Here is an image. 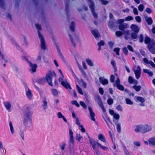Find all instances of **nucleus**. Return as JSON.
Instances as JSON below:
<instances>
[{"mask_svg": "<svg viewBox=\"0 0 155 155\" xmlns=\"http://www.w3.org/2000/svg\"><path fill=\"white\" fill-rule=\"evenodd\" d=\"M152 130L151 126L145 124L137 126L134 130L136 132H140L142 133H145L151 131Z\"/></svg>", "mask_w": 155, "mask_h": 155, "instance_id": "f257e3e1", "label": "nucleus"}, {"mask_svg": "<svg viewBox=\"0 0 155 155\" xmlns=\"http://www.w3.org/2000/svg\"><path fill=\"white\" fill-rule=\"evenodd\" d=\"M24 124L26 126H30L32 123V117L27 113H24Z\"/></svg>", "mask_w": 155, "mask_h": 155, "instance_id": "f03ea898", "label": "nucleus"}, {"mask_svg": "<svg viewBox=\"0 0 155 155\" xmlns=\"http://www.w3.org/2000/svg\"><path fill=\"white\" fill-rule=\"evenodd\" d=\"M56 76L55 73L54 71H49L46 74V79L48 82L49 84L51 86H52V78L54 76Z\"/></svg>", "mask_w": 155, "mask_h": 155, "instance_id": "7ed1b4c3", "label": "nucleus"}, {"mask_svg": "<svg viewBox=\"0 0 155 155\" xmlns=\"http://www.w3.org/2000/svg\"><path fill=\"white\" fill-rule=\"evenodd\" d=\"M89 7L91 10L94 17L96 18H97V15L94 11V3L92 0H88Z\"/></svg>", "mask_w": 155, "mask_h": 155, "instance_id": "20e7f679", "label": "nucleus"}, {"mask_svg": "<svg viewBox=\"0 0 155 155\" xmlns=\"http://www.w3.org/2000/svg\"><path fill=\"white\" fill-rule=\"evenodd\" d=\"M38 36L41 41V49L45 50L46 49V47L44 37L39 31H38Z\"/></svg>", "mask_w": 155, "mask_h": 155, "instance_id": "39448f33", "label": "nucleus"}, {"mask_svg": "<svg viewBox=\"0 0 155 155\" xmlns=\"http://www.w3.org/2000/svg\"><path fill=\"white\" fill-rule=\"evenodd\" d=\"M62 77V78H60L59 79V81L61 82V84L66 89L69 88L70 89H71V88L70 84L66 80H63V78Z\"/></svg>", "mask_w": 155, "mask_h": 155, "instance_id": "423d86ee", "label": "nucleus"}, {"mask_svg": "<svg viewBox=\"0 0 155 155\" xmlns=\"http://www.w3.org/2000/svg\"><path fill=\"white\" fill-rule=\"evenodd\" d=\"M90 143L92 145L94 151V152L96 153L97 155H102L95 147V146L97 144V143H98V142H96L95 140H91Z\"/></svg>", "mask_w": 155, "mask_h": 155, "instance_id": "0eeeda50", "label": "nucleus"}, {"mask_svg": "<svg viewBox=\"0 0 155 155\" xmlns=\"http://www.w3.org/2000/svg\"><path fill=\"white\" fill-rule=\"evenodd\" d=\"M113 85L121 91H123L124 90V87L120 84V81L119 78L115 81V82L113 84Z\"/></svg>", "mask_w": 155, "mask_h": 155, "instance_id": "6e6552de", "label": "nucleus"}, {"mask_svg": "<svg viewBox=\"0 0 155 155\" xmlns=\"http://www.w3.org/2000/svg\"><path fill=\"white\" fill-rule=\"evenodd\" d=\"M34 106L32 105L27 106L25 110L24 113H27L28 115H31L34 111Z\"/></svg>", "mask_w": 155, "mask_h": 155, "instance_id": "1a4fd4ad", "label": "nucleus"}, {"mask_svg": "<svg viewBox=\"0 0 155 155\" xmlns=\"http://www.w3.org/2000/svg\"><path fill=\"white\" fill-rule=\"evenodd\" d=\"M25 90L27 97L29 100H31L33 98V94L31 91L27 86L25 87Z\"/></svg>", "mask_w": 155, "mask_h": 155, "instance_id": "9d476101", "label": "nucleus"}, {"mask_svg": "<svg viewBox=\"0 0 155 155\" xmlns=\"http://www.w3.org/2000/svg\"><path fill=\"white\" fill-rule=\"evenodd\" d=\"M41 106L44 110L45 111L48 108V103L46 97L43 98L41 102Z\"/></svg>", "mask_w": 155, "mask_h": 155, "instance_id": "9b49d317", "label": "nucleus"}, {"mask_svg": "<svg viewBox=\"0 0 155 155\" xmlns=\"http://www.w3.org/2000/svg\"><path fill=\"white\" fill-rule=\"evenodd\" d=\"M141 68L139 66L137 67V69L134 71L137 79H138L140 76Z\"/></svg>", "mask_w": 155, "mask_h": 155, "instance_id": "f8f14e48", "label": "nucleus"}, {"mask_svg": "<svg viewBox=\"0 0 155 155\" xmlns=\"http://www.w3.org/2000/svg\"><path fill=\"white\" fill-rule=\"evenodd\" d=\"M42 58H43V60L46 63L48 62V61L46 58H45L44 56L43 55V54L41 52H40L38 55L36 59V60L37 61L41 62Z\"/></svg>", "mask_w": 155, "mask_h": 155, "instance_id": "ddd939ff", "label": "nucleus"}, {"mask_svg": "<svg viewBox=\"0 0 155 155\" xmlns=\"http://www.w3.org/2000/svg\"><path fill=\"white\" fill-rule=\"evenodd\" d=\"M88 109L89 112L90 116L91 117V119L94 121H95L96 120L94 118V116H95L94 113L93 112L92 108L91 107H89Z\"/></svg>", "mask_w": 155, "mask_h": 155, "instance_id": "4468645a", "label": "nucleus"}, {"mask_svg": "<svg viewBox=\"0 0 155 155\" xmlns=\"http://www.w3.org/2000/svg\"><path fill=\"white\" fill-rule=\"evenodd\" d=\"M29 65L31 67L30 71H31L33 73L35 72L36 71V68H37V66L35 64H32L31 62H28Z\"/></svg>", "mask_w": 155, "mask_h": 155, "instance_id": "2eb2a0df", "label": "nucleus"}, {"mask_svg": "<svg viewBox=\"0 0 155 155\" xmlns=\"http://www.w3.org/2000/svg\"><path fill=\"white\" fill-rule=\"evenodd\" d=\"M91 32L95 38L97 39L100 37V34L97 29H95L92 30Z\"/></svg>", "mask_w": 155, "mask_h": 155, "instance_id": "dca6fc26", "label": "nucleus"}, {"mask_svg": "<svg viewBox=\"0 0 155 155\" xmlns=\"http://www.w3.org/2000/svg\"><path fill=\"white\" fill-rule=\"evenodd\" d=\"M3 104L6 110L8 112H11V105L10 103L9 102H4Z\"/></svg>", "mask_w": 155, "mask_h": 155, "instance_id": "f3484780", "label": "nucleus"}, {"mask_svg": "<svg viewBox=\"0 0 155 155\" xmlns=\"http://www.w3.org/2000/svg\"><path fill=\"white\" fill-rule=\"evenodd\" d=\"M74 137H70L69 143V148H71L74 147Z\"/></svg>", "mask_w": 155, "mask_h": 155, "instance_id": "a211bd4d", "label": "nucleus"}, {"mask_svg": "<svg viewBox=\"0 0 155 155\" xmlns=\"http://www.w3.org/2000/svg\"><path fill=\"white\" fill-rule=\"evenodd\" d=\"M95 100L99 106H101L103 104L102 100L99 96L98 95L96 96L95 97Z\"/></svg>", "mask_w": 155, "mask_h": 155, "instance_id": "6ab92c4d", "label": "nucleus"}, {"mask_svg": "<svg viewBox=\"0 0 155 155\" xmlns=\"http://www.w3.org/2000/svg\"><path fill=\"white\" fill-rule=\"evenodd\" d=\"M100 82L103 85L108 84V81L107 79H105L104 77H100L99 78Z\"/></svg>", "mask_w": 155, "mask_h": 155, "instance_id": "aec40b11", "label": "nucleus"}, {"mask_svg": "<svg viewBox=\"0 0 155 155\" xmlns=\"http://www.w3.org/2000/svg\"><path fill=\"white\" fill-rule=\"evenodd\" d=\"M130 28L132 31L134 32L138 33L139 29L137 26L136 25L132 24L130 26Z\"/></svg>", "mask_w": 155, "mask_h": 155, "instance_id": "412c9836", "label": "nucleus"}, {"mask_svg": "<svg viewBox=\"0 0 155 155\" xmlns=\"http://www.w3.org/2000/svg\"><path fill=\"white\" fill-rule=\"evenodd\" d=\"M147 47L149 51L153 54H155V48L153 47L150 44H148Z\"/></svg>", "mask_w": 155, "mask_h": 155, "instance_id": "4be33fe9", "label": "nucleus"}, {"mask_svg": "<svg viewBox=\"0 0 155 155\" xmlns=\"http://www.w3.org/2000/svg\"><path fill=\"white\" fill-rule=\"evenodd\" d=\"M128 27V25L126 23H124L119 25L118 28L119 30L122 31Z\"/></svg>", "mask_w": 155, "mask_h": 155, "instance_id": "5701e85b", "label": "nucleus"}, {"mask_svg": "<svg viewBox=\"0 0 155 155\" xmlns=\"http://www.w3.org/2000/svg\"><path fill=\"white\" fill-rule=\"evenodd\" d=\"M149 144L150 146H155V137H151L149 139Z\"/></svg>", "mask_w": 155, "mask_h": 155, "instance_id": "b1692460", "label": "nucleus"}, {"mask_svg": "<svg viewBox=\"0 0 155 155\" xmlns=\"http://www.w3.org/2000/svg\"><path fill=\"white\" fill-rule=\"evenodd\" d=\"M98 138L99 140L102 141L104 143H105L106 142V140L105 137L102 134H99L98 135Z\"/></svg>", "mask_w": 155, "mask_h": 155, "instance_id": "393cba45", "label": "nucleus"}, {"mask_svg": "<svg viewBox=\"0 0 155 155\" xmlns=\"http://www.w3.org/2000/svg\"><path fill=\"white\" fill-rule=\"evenodd\" d=\"M144 18L149 25H151L152 24L153 20L151 17H148L147 16H145Z\"/></svg>", "mask_w": 155, "mask_h": 155, "instance_id": "a878e982", "label": "nucleus"}, {"mask_svg": "<svg viewBox=\"0 0 155 155\" xmlns=\"http://www.w3.org/2000/svg\"><path fill=\"white\" fill-rule=\"evenodd\" d=\"M69 28L70 30L72 32H74L75 31V23L74 21L71 22L70 25L69 26Z\"/></svg>", "mask_w": 155, "mask_h": 155, "instance_id": "bb28decb", "label": "nucleus"}, {"mask_svg": "<svg viewBox=\"0 0 155 155\" xmlns=\"http://www.w3.org/2000/svg\"><path fill=\"white\" fill-rule=\"evenodd\" d=\"M57 116L58 117V118H62L64 121L66 122H67V119L60 112H58V113Z\"/></svg>", "mask_w": 155, "mask_h": 155, "instance_id": "cd10ccee", "label": "nucleus"}, {"mask_svg": "<svg viewBox=\"0 0 155 155\" xmlns=\"http://www.w3.org/2000/svg\"><path fill=\"white\" fill-rule=\"evenodd\" d=\"M11 41L12 43L15 45L17 49H18V50H20L21 49V48L19 45L14 39H12L11 40Z\"/></svg>", "mask_w": 155, "mask_h": 155, "instance_id": "c85d7f7f", "label": "nucleus"}, {"mask_svg": "<svg viewBox=\"0 0 155 155\" xmlns=\"http://www.w3.org/2000/svg\"><path fill=\"white\" fill-rule=\"evenodd\" d=\"M138 33L134 32L131 33L130 36L132 39L134 40L136 39L137 38Z\"/></svg>", "mask_w": 155, "mask_h": 155, "instance_id": "c756f323", "label": "nucleus"}, {"mask_svg": "<svg viewBox=\"0 0 155 155\" xmlns=\"http://www.w3.org/2000/svg\"><path fill=\"white\" fill-rule=\"evenodd\" d=\"M9 125L10 126V130L11 131V133L12 134H14V129L13 127L12 123L11 121H10L9 122Z\"/></svg>", "mask_w": 155, "mask_h": 155, "instance_id": "7c9ffc66", "label": "nucleus"}, {"mask_svg": "<svg viewBox=\"0 0 155 155\" xmlns=\"http://www.w3.org/2000/svg\"><path fill=\"white\" fill-rule=\"evenodd\" d=\"M0 58L2 60H4L5 63L7 62L8 60L5 58L4 54L1 51H0Z\"/></svg>", "mask_w": 155, "mask_h": 155, "instance_id": "2f4dec72", "label": "nucleus"}, {"mask_svg": "<svg viewBox=\"0 0 155 155\" xmlns=\"http://www.w3.org/2000/svg\"><path fill=\"white\" fill-rule=\"evenodd\" d=\"M115 124L117 127V131L120 133L121 132V127H120V124L119 123L118 121H117L115 123Z\"/></svg>", "mask_w": 155, "mask_h": 155, "instance_id": "473e14b6", "label": "nucleus"}, {"mask_svg": "<svg viewBox=\"0 0 155 155\" xmlns=\"http://www.w3.org/2000/svg\"><path fill=\"white\" fill-rule=\"evenodd\" d=\"M143 71L145 73L148 74L150 76H152L153 75V73L147 69H144Z\"/></svg>", "mask_w": 155, "mask_h": 155, "instance_id": "72a5a7b5", "label": "nucleus"}, {"mask_svg": "<svg viewBox=\"0 0 155 155\" xmlns=\"http://www.w3.org/2000/svg\"><path fill=\"white\" fill-rule=\"evenodd\" d=\"M86 61L87 64L90 66L92 67L94 65L92 61L89 59H86Z\"/></svg>", "mask_w": 155, "mask_h": 155, "instance_id": "f704fd0d", "label": "nucleus"}, {"mask_svg": "<svg viewBox=\"0 0 155 155\" xmlns=\"http://www.w3.org/2000/svg\"><path fill=\"white\" fill-rule=\"evenodd\" d=\"M66 146V144L65 143L63 142L61 143L59 145V147L61 150L62 151H63L64 150Z\"/></svg>", "mask_w": 155, "mask_h": 155, "instance_id": "c9c22d12", "label": "nucleus"}, {"mask_svg": "<svg viewBox=\"0 0 155 155\" xmlns=\"http://www.w3.org/2000/svg\"><path fill=\"white\" fill-rule=\"evenodd\" d=\"M133 88L137 92H139L140 90L141 86L140 85H135L133 86Z\"/></svg>", "mask_w": 155, "mask_h": 155, "instance_id": "e433bc0d", "label": "nucleus"}, {"mask_svg": "<svg viewBox=\"0 0 155 155\" xmlns=\"http://www.w3.org/2000/svg\"><path fill=\"white\" fill-rule=\"evenodd\" d=\"M76 139L78 141H80L81 139H83V136L79 133H77L76 136Z\"/></svg>", "mask_w": 155, "mask_h": 155, "instance_id": "4c0bfd02", "label": "nucleus"}, {"mask_svg": "<svg viewBox=\"0 0 155 155\" xmlns=\"http://www.w3.org/2000/svg\"><path fill=\"white\" fill-rule=\"evenodd\" d=\"M37 82L39 84L43 85L45 82V80L44 78H41L38 80Z\"/></svg>", "mask_w": 155, "mask_h": 155, "instance_id": "58836bf2", "label": "nucleus"}, {"mask_svg": "<svg viewBox=\"0 0 155 155\" xmlns=\"http://www.w3.org/2000/svg\"><path fill=\"white\" fill-rule=\"evenodd\" d=\"M76 86L78 93L81 94L83 95V93L82 89L79 87L78 85H76Z\"/></svg>", "mask_w": 155, "mask_h": 155, "instance_id": "ea45409f", "label": "nucleus"}, {"mask_svg": "<svg viewBox=\"0 0 155 155\" xmlns=\"http://www.w3.org/2000/svg\"><path fill=\"white\" fill-rule=\"evenodd\" d=\"M151 41V39L148 37H146L145 38L144 42L146 44H149Z\"/></svg>", "mask_w": 155, "mask_h": 155, "instance_id": "a19ab883", "label": "nucleus"}, {"mask_svg": "<svg viewBox=\"0 0 155 155\" xmlns=\"http://www.w3.org/2000/svg\"><path fill=\"white\" fill-rule=\"evenodd\" d=\"M125 101L126 104H127L132 105L133 104V102L129 98H126Z\"/></svg>", "mask_w": 155, "mask_h": 155, "instance_id": "79ce46f5", "label": "nucleus"}, {"mask_svg": "<svg viewBox=\"0 0 155 155\" xmlns=\"http://www.w3.org/2000/svg\"><path fill=\"white\" fill-rule=\"evenodd\" d=\"M110 28H114L115 27L114 22L112 21H110L108 24Z\"/></svg>", "mask_w": 155, "mask_h": 155, "instance_id": "37998d69", "label": "nucleus"}, {"mask_svg": "<svg viewBox=\"0 0 155 155\" xmlns=\"http://www.w3.org/2000/svg\"><path fill=\"white\" fill-rule=\"evenodd\" d=\"M137 99L138 101L142 103H144L145 101L144 99L142 97H138Z\"/></svg>", "mask_w": 155, "mask_h": 155, "instance_id": "c03bdc74", "label": "nucleus"}, {"mask_svg": "<svg viewBox=\"0 0 155 155\" xmlns=\"http://www.w3.org/2000/svg\"><path fill=\"white\" fill-rule=\"evenodd\" d=\"M97 145L99 146L103 150H107L108 149V147H107L104 146L100 143H97Z\"/></svg>", "mask_w": 155, "mask_h": 155, "instance_id": "a18cd8bd", "label": "nucleus"}, {"mask_svg": "<svg viewBox=\"0 0 155 155\" xmlns=\"http://www.w3.org/2000/svg\"><path fill=\"white\" fill-rule=\"evenodd\" d=\"M97 145L99 146L103 150H107L108 149V147H107L104 146L100 143H97Z\"/></svg>", "mask_w": 155, "mask_h": 155, "instance_id": "49530a36", "label": "nucleus"}, {"mask_svg": "<svg viewBox=\"0 0 155 155\" xmlns=\"http://www.w3.org/2000/svg\"><path fill=\"white\" fill-rule=\"evenodd\" d=\"M144 6L142 4H140L138 7V9L140 12H142L144 9Z\"/></svg>", "mask_w": 155, "mask_h": 155, "instance_id": "de8ad7c7", "label": "nucleus"}, {"mask_svg": "<svg viewBox=\"0 0 155 155\" xmlns=\"http://www.w3.org/2000/svg\"><path fill=\"white\" fill-rule=\"evenodd\" d=\"M35 26L37 28V29L38 30V31H39L40 33V32L39 31V30L41 31V26L40 25H39L38 24H36L35 25Z\"/></svg>", "mask_w": 155, "mask_h": 155, "instance_id": "09e8293b", "label": "nucleus"}, {"mask_svg": "<svg viewBox=\"0 0 155 155\" xmlns=\"http://www.w3.org/2000/svg\"><path fill=\"white\" fill-rule=\"evenodd\" d=\"M116 109L118 111H120V112H122L123 110V107L122 106L120 105H117L116 107Z\"/></svg>", "mask_w": 155, "mask_h": 155, "instance_id": "8fccbe9b", "label": "nucleus"}, {"mask_svg": "<svg viewBox=\"0 0 155 155\" xmlns=\"http://www.w3.org/2000/svg\"><path fill=\"white\" fill-rule=\"evenodd\" d=\"M104 119L106 122V123L107 124V125H108V122H110V120L109 119V118L107 116H106L105 117V118H104Z\"/></svg>", "mask_w": 155, "mask_h": 155, "instance_id": "3c124183", "label": "nucleus"}, {"mask_svg": "<svg viewBox=\"0 0 155 155\" xmlns=\"http://www.w3.org/2000/svg\"><path fill=\"white\" fill-rule=\"evenodd\" d=\"M71 103L76 106L77 107H80V105L76 101H73L71 102Z\"/></svg>", "mask_w": 155, "mask_h": 155, "instance_id": "603ef678", "label": "nucleus"}, {"mask_svg": "<svg viewBox=\"0 0 155 155\" xmlns=\"http://www.w3.org/2000/svg\"><path fill=\"white\" fill-rule=\"evenodd\" d=\"M57 52L59 56H60V57L61 58L63 59H64V57L62 54L61 53V51L59 48H58L57 49Z\"/></svg>", "mask_w": 155, "mask_h": 155, "instance_id": "864d4df0", "label": "nucleus"}, {"mask_svg": "<svg viewBox=\"0 0 155 155\" xmlns=\"http://www.w3.org/2000/svg\"><path fill=\"white\" fill-rule=\"evenodd\" d=\"M120 49L119 48H116L114 49V51L116 53V54L118 55H119V51Z\"/></svg>", "mask_w": 155, "mask_h": 155, "instance_id": "5fc2aeb1", "label": "nucleus"}, {"mask_svg": "<svg viewBox=\"0 0 155 155\" xmlns=\"http://www.w3.org/2000/svg\"><path fill=\"white\" fill-rule=\"evenodd\" d=\"M123 52L125 55H127L128 54V50L126 47H125L123 48Z\"/></svg>", "mask_w": 155, "mask_h": 155, "instance_id": "6e6d98bb", "label": "nucleus"}, {"mask_svg": "<svg viewBox=\"0 0 155 155\" xmlns=\"http://www.w3.org/2000/svg\"><path fill=\"white\" fill-rule=\"evenodd\" d=\"M107 102L108 104L109 105L112 104L113 103V101L111 98H109L107 101Z\"/></svg>", "mask_w": 155, "mask_h": 155, "instance_id": "4d7b16f0", "label": "nucleus"}, {"mask_svg": "<svg viewBox=\"0 0 155 155\" xmlns=\"http://www.w3.org/2000/svg\"><path fill=\"white\" fill-rule=\"evenodd\" d=\"M80 104L84 109H86L87 108V107L86 105L83 101H80Z\"/></svg>", "mask_w": 155, "mask_h": 155, "instance_id": "13d9d810", "label": "nucleus"}, {"mask_svg": "<svg viewBox=\"0 0 155 155\" xmlns=\"http://www.w3.org/2000/svg\"><path fill=\"white\" fill-rule=\"evenodd\" d=\"M79 69L82 75L84 76L85 77L86 76V74L85 71L81 68V67L79 68Z\"/></svg>", "mask_w": 155, "mask_h": 155, "instance_id": "bf43d9fd", "label": "nucleus"}, {"mask_svg": "<svg viewBox=\"0 0 155 155\" xmlns=\"http://www.w3.org/2000/svg\"><path fill=\"white\" fill-rule=\"evenodd\" d=\"M139 38L140 42V43L143 42V34L140 35Z\"/></svg>", "mask_w": 155, "mask_h": 155, "instance_id": "052dcab7", "label": "nucleus"}, {"mask_svg": "<svg viewBox=\"0 0 155 155\" xmlns=\"http://www.w3.org/2000/svg\"><path fill=\"white\" fill-rule=\"evenodd\" d=\"M129 82L130 84H132L134 82V80L131 76H129L128 78Z\"/></svg>", "mask_w": 155, "mask_h": 155, "instance_id": "680f3d73", "label": "nucleus"}, {"mask_svg": "<svg viewBox=\"0 0 155 155\" xmlns=\"http://www.w3.org/2000/svg\"><path fill=\"white\" fill-rule=\"evenodd\" d=\"M116 35L118 37L121 36L123 34L122 32L120 31H117L116 32Z\"/></svg>", "mask_w": 155, "mask_h": 155, "instance_id": "e2e57ef3", "label": "nucleus"}, {"mask_svg": "<svg viewBox=\"0 0 155 155\" xmlns=\"http://www.w3.org/2000/svg\"><path fill=\"white\" fill-rule=\"evenodd\" d=\"M113 117L116 120H118L120 118V115L119 114L115 113V114L113 115Z\"/></svg>", "mask_w": 155, "mask_h": 155, "instance_id": "0e129e2a", "label": "nucleus"}, {"mask_svg": "<svg viewBox=\"0 0 155 155\" xmlns=\"http://www.w3.org/2000/svg\"><path fill=\"white\" fill-rule=\"evenodd\" d=\"M52 92L54 96H57L58 95V92L55 89H52Z\"/></svg>", "mask_w": 155, "mask_h": 155, "instance_id": "69168bd1", "label": "nucleus"}, {"mask_svg": "<svg viewBox=\"0 0 155 155\" xmlns=\"http://www.w3.org/2000/svg\"><path fill=\"white\" fill-rule=\"evenodd\" d=\"M105 43L104 41L103 40H101L100 42L98 43L97 45L98 46H104V45Z\"/></svg>", "mask_w": 155, "mask_h": 155, "instance_id": "338daca9", "label": "nucleus"}, {"mask_svg": "<svg viewBox=\"0 0 155 155\" xmlns=\"http://www.w3.org/2000/svg\"><path fill=\"white\" fill-rule=\"evenodd\" d=\"M136 21L138 22H140L141 21V18L139 16H136L135 18Z\"/></svg>", "mask_w": 155, "mask_h": 155, "instance_id": "774afa93", "label": "nucleus"}]
</instances>
